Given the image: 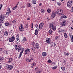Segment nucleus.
Instances as JSON below:
<instances>
[{"instance_id":"obj_10","label":"nucleus","mask_w":73,"mask_h":73,"mask_svg":"<svg viewBox=\"0 0 73 73\" xmlns=\"http://www.w3.org/2000/svg\"><path fill=\"white\" fill-rule=\"evenodd\" d=\"M61 25L62 26H65L66 25V22L65 20H63Z\"/></svg>"},{"instance_id":"obj_50","label":"nucleus","mask_w":73,"mask_h":73,"mask_svg":"<svg viewBox=\"0 0 73 73\" xmlns=\"http://www.w3.org/2000/svg\"><path fill=\"white\" fill-rule=\"evenodd\" d=\"M31 27L33 28V23H32V24L31 25Z\"/></svg>"},{"instance_id":"obj_34","label":"nucleus","mask_w":73,"mask_h":73,"mask_svg":"<svg viewBox=\"0 0 73 73\" xmlns=\"http://www.w3.org/2000/svg\"><path fill=\"white\" fill-rule=\"evenodd\" d=\"M49 28H51V27H52V28L53 27V26H52V24H51V23H50L49 24Z\"/></svg>"},{"instance_id":"obj_27","label":"nucleus","mask_w":73,"mask_h":73,"mask_svg":"<svg viewBox=\"0 0 73 73\" xmlns=\"http://www.w3.org/2000/svg\"><path fill=\"white\" fill-rule=\"evenodd\" d=\"M12 61V58H9V60L8 61L9 63H11Z\"/></svg>"},{"instance_id":"obj_1","label":"nucleus","mask_w":73,"mask_h":73,"mask_svg":"<svg viewBox=\"0 0 73 73\" xmlns=\"http://www.w3.org/2000/svg\"><path fill=\"white\" fill-rule=\"evenodd\" d=\"M6 67L7 69L11 70L13 68V66L12 65H9L8 64H6Z\"/></svg>"},{"instance_id":"obj_33","label":"nucleus","mask_w":73,"mask_h":73,"mask_svg":"<svg viewBox=\"0 0 73 73\" xmlns=\"http://www.w3.org/2000/svg\"><path fill=\"white\" fill-rule=\"evenodd\" d=\"M52 29L53 30H54V31H55V30H56V26H53V27H52Z\"/></svg>"},{"instance_id":"obj_25","label":"nucleus","mask_w":73,"mask_h":73,"mask_svg":"<svg viewBox=\"0 0 73 73\" xmlns=\"http://www.w3.org/2000/svg\"><path fill=\"white\" fill-rule=\"evenodd\" d=\"M10 25V24L8 22H6L5 24V26H6L7 27V26H9Z\"/></svg>"},{"instance_id":"obj_58","label":"nucleus","mask_w":73,"mask_h":73,"mask_svg":"<svg viewBox=\"0 0 73 73\" xmlns=\"http://www.w3.org/2000/svg\"><path fill=\"white\" fill-rule=\"evenodd\" d=\"M2 27H3L2 25L0 24V29H1V28H2Z\"/></svg>"},{"instance_id":"obj_61","label":"nucleus","mask_w":73,"mask_h":73,"mask_svg":"<svg viewBox=\"0 0 73 73\" xmlns=\"http://www.w3.org/2000/svg\"><path fill=\"white\" fill-rule=\"evenodd\" d=\"M33 63L34 64V66H36V63H35V62H33Z\"/></svg>"},{"instance_id":"obj_29","label":"nucleus","mask_w":73,"mask_h":73,"mask_svg":"<svg viewBox=\"0 0 73 73\" xmlns=\"http://www.w3.org/2000/svg\"><path fill=\"white\" fill-rule=\"evenodd\" d=\"M48 32L50 34H52V33H53V31L52 30L50 29L49 31Z\"/></svg>"},{"instance_id":"obj_6","label":"nucleus","mask_w":73,"mask_h":73,"mask_svg":"<svg viewBox=\"0 0 73 73\" xmlns=\"http://www.w3.org/2000/svg\"><path fill=\"white\" fill-rule=\"evenodd\" d=\"M72 3H73L71 1H68L67 2V7H69V8L70 7L72 6Z\"/></svg>"},{"instance_id":"obj_55","label":"nucleus","mask_w":73,"mask_h":73,"mask_svg":"<svg viewBox=\"0 0 73 73\" xmlns=\"http://www.w3.org/2000/svg\"><path fill=\"white\" fill-rule=\"evenodd\" d=\"M35 44V42L33 41L32 44V45H34V44Z\"/></svg>"},{"instance_id":"obj_54","label":"nucleus","mask_w":73,"mask_h":73,"mask_svg":"<svg viewBox=\"0 0 73 73\" xmlns=\"http://www.w3.org/2000/svg\"><path fill=\"white\" fill-rule=\"evenodd\" d=\"M50 18H49V17H47V21H49V20H50Z\"/></svg>"},{"instance_id":"obj_43","label":"nucleus","mask_w":73,"mask_h":73,"mask_svg":"<svg viewBox=\"0 0 73 73\" xmlns=\"http://www.w3.org/2000/svg\"><path fill=\"white\" fill-rule=\"evenodd\" d=\"M47 62H48V63H52V60H50V59H49L48 60Z\"/></svg>"},{"instance_id":"obj_57","label":"nucleus","mask_w":73,"mask_h":73,"mask_svg":"<svg viewBox=\"0 0 73 73\" xmlns=\"http://www.w3.org/2000/svg\"><path fill=\"white\" fill-rule=\"evenodd\" d=\"M42 71H41L40 70L38 72L36 73H42Z\"/></svg>"},{"instance_id":"obj_13","label":"nucleus","mask_w":73,"mask_h":73,"mask_svg":"<svg viewBox=\"0 0 73 73\" xmlns=\"http://www.w3.org/2000/svg\"><path fill=\"white\" fill-rule=\"evenodd\" d=\"M50 44L51 46V47H54L56 46V42H51Z\"/></svg>"},{"instance_id":"obj_5","label":"nucleus","mask_w":73,"mask_h":73,"mask_svg":"<svg viewBox=\"0 0 73 73\" xmlns=\"http://www.w3.org/2000/svg\"><path fill=\"white\" fill-rule=\"evenodd\" d=\"M19 48H17V49L16 50H18V52H20V51L21 50V51H22V50H23V52H24V48H23V47H21V45H19V46H18Z\"/></svg>"},{"instance_id":"obj_30","label":"nucleus","mask_w":73,"mask_h":73,"mask_svg":"<svg viewBox=\"0 0 73 73\" xmlns=\"http://www.w3.org/2000/svg\"><path fill=\"white\" fill-rule=\"evenodd\" d=\"M29 27V26H28V24H26L25 25V28L26 29H27V28H28Z\"/></svg>"},{"instance_id":"obj_60","label":"nucleus","mask_w":73,"mask_h":73,"mask_svg":"<svg viewBox=\"0 0 73 73\" xmlns=\"http://www.w3.org/2000/svg\"><path fill=\"white\" fill-rule=\"evenodd\" d=\"M30 19H31L29 17L27 18V20H30Z\"/></svg>"},{"instance_id":"obj_16","label":"nucleus","mask_w":73,"mask_h":73,"mask_svg":"<svg viewBox=\"0 0 73 73\" xmlns=\"http://www.w3.org/2000/svg\"><path fill=\"white\" fill-rule=\"evenodd\" d=\"M38 29H36L35 31V33L34 34H35V35H38Z\"/></svg>"},{"instance_id":"obj_14","label":"nucleus","mask_w":73,"mask_h":73,"mask_svg":"<svg viewBox=\"0 0 73 73\" xmlns=\"http://www.w3.org/2000/svg\"><path fill=\"white\" fill-rule=\"evenodd\" d=\"M7 13H8L9 14H10L11 13V10H10V8L8 7L7 9Z\"/></svg>"},{"instance_id":"obj_56","label":"nucleus","mask_w":73,"mask_h":73,"mask_svg":"<svg viewBox=\"0 0 73 73\" xmlns=\"http://www.w3.org/2000/svg\"><path fill=\"white\" fill-rule=\"evenodd\" d=\"M54 24H55V23H54V22H53L51 24H52V26H54Z\"/></svg>"},{"instance_id":"obj_7","label":"nucleus","mask_w":73,"mask_h":73,"mask_svg":"<svg viewBox=\"0 0 73 73\" xmlns=\"http://www.w3.org/2000/svg\"><path fill=\"white\" fill-rule=\"evenodd\" d=\"M25 54H29L30 53V49L29 48H26L25 51Z\"/></svg>"},{"instance_id":"obj_38","label":"nucleus","mask_w":73,"mask_h":73,"mask_svg":"<svg viewBox=\"0 0 73 73\" xmlns=\"http://www.w3.org/2000/svg\"><path fill=\"white\" fill-rule=\"evenodd\" d=\"M23 41H27V38L25 37H24L23 39Z\"/></svg>"},{"instance_id":"obj_9","label":"nucleus","mask_w":73,"mask_h":73,"mask_svg":"<svg viewBox=\"0 0 73 73\" xmlns=\"http://www.w3.org/2000/svg\"><path fill=\"white\" fill-rule=\"evenodd\" d=\"M24 27L22 24L21 25V26L19 27V31L21 32H23L24 31Z\"/></svg>"},{"instance_id":"obj_23","label":"nucleus","mask_w":73,"mask_h":73,"mask_svg":"<svg viewBox=\"0 0 73 73\" xmlns=\"http://www.w3.org/2000/svg\"><path fill=\"white\" fill-rule=\"evenodd\" d=\"M41 12L42 13H45V9H41Z\"/></svg>"},{"instance_id":"obj_49","label":"nucleus","mask_w":73,"mask_h":73,"mask_svg":"<svg viewBox=\"0 0 73 73\" xmlns=\"http://www.w3.org/2000/svg\"><path fill=\"white\" fill-rule=\"evenodd\" d=\"M4 52H5V54H8V52L7 51V50H5V52L4 51Z\"/></svg>"},{"instance_id":"obj_52","label":"nucleus","mask_w":73,"mask_h":73,"mask_svg":"<svg viewBox=\"0 0 73 73\" xmlns=\"http://www.w3.org/2000/svg\"><path fill=\"white\" fill-rule=\"evenodd\" d=\"M58 36H56L55 38V40H57V38H58Z\"/></svg>"},{"instance_id":"obj_3","label":"nucleus","mask_w":73,"mask_h":73,"mask_svg":"<svg viewBox=\"0 0 73 73\" xmlns=\"http://www.w3.org/2000/svg\"><path fill=\"white\" fill-rule=\"evenodd\" d=\"M57 11H53L52 12V15H51V17L52 18H54L55 17H56V15H57Z\"/></svg>"},{"instance_id":"obj_44","label":"nucleus","mask_w":73,"mask_h":73,"mask_svg":"<svg viewBox=\"0 0 73 73\" xmlns=\"http://www.w3.org/2000/svg\"><path fill=\"white\" fill-rule=\"evenodd\" d=\"M3 4H1L0 5V10H1V8H2V7H3Z\"/></svg>"},{"instance_id":"obj_48","label":"nucleus","mask_w":73,"mask_h":73,"mask_svg":"<svg viewBox=\"0 0 73 73\" xmlns=\"http://www.w3.org/2000/svg\"><path fill=\"white\" fill-rule=\"evenodd\" d=\"M17 21V20H16V19H15L12 21V23H15V22H16V21Z\"/></svg>"},{"instance_id":"obj_59","label":"nucleus","mask_w":73,"mask_h":73,"mask_svg":"<svg viewBox=\"0 0 73 73\" xmlns=\"http://www.w3.org/2000/svg\"><path fill=\"white\" fill-rule=\"evenodd\" d=\"M52 64H53V65H55L56 64V62H53L52 63Z\"/></svg>"},{"instance_id":"obj_18","label":"nucleus","mask_w":73,"mask_h":73,"mask_svg":"<svg viewBox=\"0 0 73 73\" xmlns=\"http://www.w3.org/2000/svg\"><path fill=\"white\" fill-rule=\"evenodd\" d=\"M35 46L36 47V48L37 49H39L40 48V46H39V44L38 43H36L35 44Z\"/></svg>"},{"instance_id":"obj_39","label":"nucleus","mask_w":73,"mask_h":73,"mask_svg":"<svg viewBox=\"0 0 73 73\" xmlns=\"http://www.w3.org/2000/svg\"><path fill=\"white\" fill-rule=\"evenodd\" d=\"M27 6L29 8H30V7L31 6V3H29L27 4Z\"/></svg>"},{"instance_id":"obj_19","label":"nucleus","mask_w":73,"mask_h":73,"mask_svg":"<svg viewBox=\"0 0 73 73\" xmlns=\"http://www.w3.org/2000/svg\"><path fill=\"white\" fill-rule=\"evenodd\" d=\"M4 17H5V18H7V17H8V16H9V14H7V13H6V14H4ZM5 15V16H4Z\"/></svg>"},{"instance_id":"obj_35","label":"nucleus","mask_w":73,"mask_h":73,"mask_svg":"<svg viewBox=\"0 0 73 73\" xmlns=\"http://www.w3.org/2000/svg\"><path fill=\"white\" fill-rule=\"evenodd\" d=\"M20 45H19H19H18V46H17V45H15V48L17 50V48H18V47L19 48V46H20Z\"/></svg>"},{"instance_id":"obj_4","label":"nucleus","mask_w":73,"mask_h":73,"mask_svg":"<svg viewBox=\"0 0 73 73\" xmlns=\"http://www.w3.org/2000/svg\"><path fill=\"white\" fill-rule=\"evenodd\" d=\"M5 17H4L3 16V15L2 14L1 15V16H0V21L1 23H3L4 22V19H5Z\"/></svg>"},{"instance_id":"obj_2","label":"nucleus","mask_w":73,"mask_h":73,"mask_svg":"<svg viewBox=\"0 0 73 73\" xmlns=\"http://www.w3.org/2000/svg\"><path fill=\"white\" fill-rule=\"evenodd\" d=\"M57 11V13L58 15H63L62 13H63V10L62 9H58Z\"/></svg>"},{"instance_id":"obj_11","label":"nucleus","mask_w":73,"mask_h":73,"mask_svg":"<svg viewBox=\"0 0 73 73\" xmlns=\"http://www.w3.org/2000/svg\"><path fill=\"white\" fill-rule=\"evenodd\" d=\"M46 42L47 43V44H50L51 43V42H50V38H48L46 39Z\"/></svg>"},{"instance_id":"obj_37","label":"nucleus","mask_w":73,"mask_h":73,"mask_svg":"<svg viewBox=\"0 0 73 73\" xmlns=\"http://www.w3.org/2000/svg\"><path fill=\"white\" fill-rule=\"evenodd\" d=\"M61 69L62 70L64 71L65 70V68L64 67H62Z\"/></svg>"},{"instance_id":"obj_32","label":"nucleus","mask_w":73,"mask_h":73,"mask_svg":"<svg viewBox=\"0 0 73 73\" xmlns=\"http://www.w3.org/2000/svg\"><path fill=\"white\" fill-rule=\"evenodd\" d=\"M19 37L18 35H17L16 36V40L19 41Z\"/></svg>"},{"instance_id":"obj_20","label":"nucleus","mask_w":73,"mask_h":73,"mask_svg":"<svg viewBox=\"0 0 73 73\" xmlns=\"http://www.w3.org/2000/svg\"><path fill=\"white\" fill-rule=\"evenodd\" d=\"M42 56L43 57H46V55H47V54H46V53L45 52H44L42 53Z\"/></svg>"},{"instance_id":"obj_51","label":"nucleus","mask_w":73,"mask_h":73,"mask_svg":"<svg viewBox=\"0 0 73 73\" xmlns=\"http://www.w3.org/2000/svg\"><path fill=\"white\" fill-rule=\"evenodd\" d=\"M27 62H29V58H28L27 59V58L26 59V60Z\"/></svg>"},{"instance_id":"obj_45","label":"nucleus","mask_w":73,"mask_h":73,"mask_svg":"<svg viewBox=\"0 0 73 73\" xmlns=\"http://www.w3.org/2000/svg\"><path fill=\"white\" fill-rule=\"evenodd\" d=\"M57 3L58 5H59V6H60V5H61V3H60V2H57Z\"/></svg>"},{"instance_id":"obj_26","label":"nucleus","mask_w":73,"mask_h":73,"mask_svg":"<svg viewBox=\"0 0 73 73\" xmlns=\"http://www.w3.org/2000/svg\"><path fill=\"white\" fill-rule=\"evenodd\" d=\"M70 37H71L72 36L71 41H72V42H73V36L72 35H70Z\"/></svg>"},{"instance_id":"obj_22","label":"nucleus","mask_w":73,"mask_h":73,"mask_svg":"<svg viewBox=\"0 0 73 73\" xmlns=\"http://www.w3.org/2000/svg\"><path fill=\"white\" fill-rule=\"evenodd\" d=\"M64 37H65L66 38H68V35L66 33H64Z\"/></svg>"},{"instance_id":"obj_41","label":"nucleus","mask_w":73,"mask_h":73,"mask_svg":"<svg viewBox=\"0 0 73 73\" xmlns=\"http://www.w3.org/2000/svg\"><path fill=\"white\" fill-rule=\"evenodd\" d=\"M57 66H54V67H53L52 68V69L53 70H54V69H57Z\"/></svg>"},{"instance_id":"obj_12","label":"nucleus","mask_w":73,"mask_h":73,"mask_svg":"<svg viewBox=\"0 0 73 73\" xmlns=\"http://www.w3.org/2000/svg\"><path fill=\"white\" fill-rule=\"evenodd\" d=\"M43 26H44V23H41L40 24H39V29H40L41 28V29H42V28L43 27Z\"/></svg>"},{"instance_id":"obj_15","label":"nucleus","mask_w":73,"mask_h":73,"mask_svg":"<svg viewBox=\"0 0 73 73\" xmlns=\"http://www.w3.org/2000/svg\"><path fill=\"white\" fill-rule=\"evenodd\" d=\"M23 49H22V51H21V52H20V54L19 55L18 58H20L21 57V56H22V54H23Z\"/></svg>"},{"instance_id":"obj_64","label":"nucleus","mask_w":73,"mask_h":73,"mask_svg":"<svg viewBox=\"0 0 73 73\" xmlns=\"http://www.w3.org/2000/svg\"><path fill=\"white\" fill-rule=\"evenodd\" d=\"M41 5H42V3H40L39 4V6H41Z\"/></svg>"},{"instance_id":"obj_62","label":"nucleus","mask_w":73,"mask_h":73,"mask_svg":"<svg viewBox=\"0 0 73 73\" xmlns=\"http://www.w3.org/2000/svg\"><path fill=\"white\" fill-rule=\"evenodd\" d=\"M10 32L11 33H12V30H10Z\"/></svg>"},{"instance_id":"obj_42","label":"nucleus","mask_w":73,"mask_h":73,"mask_svg":"<svg viewBox=\"0 0 73 73\" xmlns=\"http://www.w3.org/2000/svg\"><path fill=\"white\" fill-rule=\"evenodd\" d=\"M64 31L63 30V29H62L61 30H60L59 31V32H64Z\"/></svg>"},{"instance_id":"obj_31","label":"nucleus","mask_w":73,"mask_h":73,"mask_svg":"<svg viewBox=\"0 0 73 73\" xmlns=\"http://www.w3.org/2000/svg\"><path fill=\"white\" fill-rule=\"evenodd\" d=\"M31 49L32 50H33L34 51H35L36 50V48H35V46L32 47L31 48Z\"/></svg>"},{"instance_id":"obj_36","label":"nucleus","mask_w":73,"mask_h":73,"mask_svg":"<svg viewBox=\"0 0 73 73\" xmlns=\"http://www.w3.org/2000/svg\"><path fill=\"white\" fill-rule=\"evenodd\" d=\"M3 60H4V58L1 56H0V61H3Z\"/></svg>"},{"instance_id":"obj_24","label":"nucleus","mask_w":73,"mask_h":73,"mask_svg":"<svg viewBox=\"0 0 73 73\" xmlns=\"http://www.w3.org/2000/svg\"><path fill=\"white\" fill-rule=\"evenodd\" d=\"M64 55L65 56H68L69 55V54L67 52H64Z\"/></svg>"},{"instance_id":"obj_40","label":"nucleus","mask_w":73,"mask_h":73,"mask_svg":"<svg viewBox=\"0 0 73 73\" xmlns=\"http://www.w3.org/2000/svg\"><path fill=\"white\" fill-rule=\"evenodd\" d=\"M47 11L48 13H50V12H51V10L49 9H48Z\"/></svg>"},{"instance_id":"obj_17","label":"nucleus","mask_w":73,"mask_h":73,"mask_svg":"<svg viewBox=\"0 0 73 73\" xmlns=\"http://www.w3.org/2000/svg\"><path fill=\"white\" fill-rule=\"evenodd\" d=\"M62 15L61 16L60 18L61 19H62V18H64V19H66V18H67V17H66V15H64L63 14V15Z\"/></svg>"},{"instance_id":"obj_46","label":"nucleus","mask_w":73,"mask_h":73,"mask_svg":"<svg viewBox=\"0 0 73 73\" xmlns=\"http://www.w3.org/2000/svg\"><path fill=\"white\" fill-rule=\"evenodd\" d=\"M38 25H37V23H36V25H35V27L36 28H38Z\"/></svg>"},{"instance_id":"obj_21","label":"nucleus","mask_w":73,"mask_h":73,"mask_svg":"<svg viewBox=\"0 0 73 73\" xmlns=\"http://www.w3.org/2000/svg\"><path fill=\"white\" fill-rule=\"evenodd\" d=\"M8 31H5V32L4 36H8Z\"/></svg>"},{"instance_id":"obj_53","label":"nucleus","mask_w":73,"mask_h":73,"mask_svg":"<svg viewBox=\"0 0 73 73\" xmlns=\"http://www.w3.org/2000/svg\"><path fill=\"white\" fill-rule=\"evenodd\" d=\"M31 58V59L29 61V62H31V61H32V60H33V58Z\"/></svg>"},{"instance_id":"obj_8","label":"nucleus","mask_w":73,"mask_h":73,"mask_svg":"<svg viewBox=\"0 0 73 73\" xmlns=\"http://www.w3.org/2000/svg\"><path fill=\"white\" fill-rule=\"evenodd\" d=\"M9 42H13V41L15 40V37L14 35H13L12 37L9 39Z\"/></svg>"},{"instance_id":"obj_63","label":"nucleus","mask_w":73,"mask_h":73,"mask_svg":"<svg viewBox=\"0 0 73 73\" xmlns=\"http://www.w3.org/2000/svg\"><path fill=\"white\" fill-rule=\"evenodd\" d=\"M37 69H38V68H36L35 69V70H37Z\"/></svg>"},{"instance_id":"obj_47","label":"nucleus","mask_w":73,"mask_h":73,"mask_svg":"<svg viewBox=\"0 0 73 73\" xmlns=\"http://www.w3.org/2000/svg\"><path fill=\"white\" fill-rule=\"evenodd\" d=\"M17 8L16 7H13L12 9H13V10H15V9H17Z\"/></svg>"},{"instance_id":"obj_28","label":"nucleus","mask_w":73,"mask_h":73,"mask_svg":"<svg viewBox=\"0 0 73 73\" xmlns=\"http://www.w3.org/2000/svg\"><path fill=\"white\" fill-rule=\"evenodd\" d=\"M32 3L33 4H36V1L34 0H32Z\"/></svg>"}]
</instances>
